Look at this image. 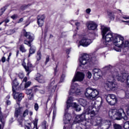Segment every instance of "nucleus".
<instances>
[{
  "mask_svg": "<svg viewBox=\"0 0 129 129\" xmlns=\"http://www.w3.org/2000/svg\"><path fill=\"white\" fill-rule=\"evenodd\" d=\"M102 104V101L99 102H94V105L89 106V107L83 112L81 114L78 115L76 116L78 121H80V120H84L86 118L85 114H90L92 117H93L97 114V110H96V107L99 109L101 107Z\"/></svg>",
  "mask_w": 129,
  "mask_h": 129,
  "instance_id": "1",
  "label": "nucleus"
},
{
  "mask_svg": "<svg viewBox=\"0 0 129 129\" xmlns=\"http://www.w3.org/2000/svg\"><path fill=\"white\" fill-rule=\"evenodd\" d=\"M101 30L103 37V42L105 46H107V43H109V42L112 41L114 43V40L115 41L118 40L117 36H119V35L109 32H110V28L103 25L101 26Z\"/></svg>",
  "mask_w": 129,
  "mask_h": 129,
  "instance_id": "2",
  "label": "nucleus"
},
{
  "mask_svg": "<svg viewBox=\"0 0 129 129\" xmlns=\"http://www.w3.org/2000/svg\"><path fill=\"white\" fill-rule=\"evenodd\" d=\"M109 116L111 117L113 120H120L121 118L124 119H127V116L124 112L123 109L120 108L118 110L116 109H112L109 111Z\"/></svg>",
  "mask_w": 129,
  "mask_h": 129,
  "instance_id": "3",
  "label": "nucleus"
},
{
  "mask_svg": "<svg viewBox=\"0 0 129 129\" xmlns=\"http://www.w3.org/2000/svg\"><path fill=\"white\" fill-rule=\"evenodd\" d=\"M117 40H114V44L117 47L115 48V51L117 52H121V49L118 48H129V41L127 40L123 41L124 38L121 35L118 36Z\"/></svg>",
  "mask_w": 129,
  "mask_h": 129,
  "instance_id": "4",
  "label": "nucleus"
},
{
  "mask_svg": "<svg viewBox=\"0 0 129 129\" xmlns=\"http://www.w3.org/2000/svg\"><path fill=\"white\" fill-rule=\"evenodd\" d=\"M85 96L87 99L94 100L99 97V91L93 88H87L85 91Z\"/></svg>",
  "mask_w": 129,
  "mask_h": 129,
  "instance_id": "5",
  "label": "nucleus"
},
{
  "mask_svg": "<svg viewBox=\"0 0 129 129\" xmlns=\"http://www.w3.org/2000/svg\"><path fill=\"white\" fill-rule=\"evenodd\" d=\"M76 94L77 95H80L82 93V88L79 87V85L78 84H72L71 89L69 91V94L72 95V94Z\"/></svg>",
  "mask_w": 129,
  "mask_h": 129,
  "instance_id": "6",
  "label": "nucleus"
},
{
  "mask_svg": "<svg viewBox=\"0 0 129 129\" xmlns=\"http://www.w3.org/2000/svg\"><path fill=\"white\" fill-rule=\"evenodd\" d=\"M22 34L24 37H26L27 39H29V41H27V40H24V44L27 45V46H31V43H32L35 39L34 35L31 34L30 32H27L25 29L23 30Z\"/></svg>",
  "mask_w": 129,
  "mask_h": 129,
  "instance_id": "7",
  "label": "nucleus"
},
{
  "mask_svg": "<svg viewBox=\"0 0 129 129\" xmlns=\"http://www.w3.org/2000/svg\"><path fill=\"white\" fill-rule=\"evenodd\" d=\"M91 43H92V40L89 38L88 36H85L83 37L82 40L80 41L78 47H80V46H83V47H88Z\"/></svg>",
  "mask_w": 129,
  "mask_h": 129,
  "instance_id": "8",
  "label": "nucleus"
},
{
  "mask_svg": "<svg viewBox=\"0 0 129 129\" xmlns=\"http://www.w3.org/2000/svg\"><path fill=\"white\" fill-rule=\"evenodd\" d=\"M85 77V74H84V73L80 72H77L75 73L72 82V83H74V82H76V81L81 82V81H83V80H84Z\"/></svg>",
  "mask_w": 129,
  "mask_h": 129,
  "instance_id": "9",
  "label": "nucleus"
},
{
  "mask_svg": "<svg viewBox=\"0 0 129 129\" xmlns=\"http://www.w3.org/2000/svg\"><path fill=\"white\" fill-rule=\"evenodd\" d=\"M71 114L68 113V110L66 111L65 110V113L63 116V122L64 124H70V127L72 126V119H71Z\"/></svg>",
  "mask_w": 129,
  "mask_h": 129,
  "instance_id": "10",
  "label": "nucleus"
},
{
  "mask_svg": "<svg viewBox=\"0 0 129 129\" xmlns=\"http://www.w3.org/2000/svg\"><path fill=\"white\" fill-rule=\"evenodd\" d=\"M79 62L80 67L86 65V64L89 62V55L86 53L83 54L79 58Z\"/></svg>",
  "mask_w": 129,
  "mask_h": 129,
  "instance_id": "11",
  "label": "nucleus"
},
{
  "mask_svg": "<svg viewBox=\"0 0 129 129\" xmlns=\"http://www.w3.org/2000/svg\"><path fill=\"white\" fill-rule=\"evenodd\" d=\"M116 97L115 95L110 94L106 97V101L110 105H114L116 103Z\"/></svg>",
  "mask_w": 129,
  "mask_h": 129,
  "instance_id": "12",
  "label": "nucleus"
},
{
  "mask_svg": "<svg viewBox=\"0 0 129 129\" xmlns=\"http://www.w3.org/2000/svg\"><path fill=\"white\" fill-rule=\"evenodd\" d=\"M56 88H57V85H55V79L52 78L51 79L50 83L47 87V89L49 92V93H51V92H55Z\"/></svg>",
  "mask_w": 129,
  "mask_h": 129,
  "instance_id": "13",
  "label": "nucleus"
},
{
  "mask_svg": "<svg viewBox=\"0 0 129 129\" xmlns=\"http://www.w3.org/2000/svg\"><path fill=\"white\" fill-rule=\"evenodd\" d=\"M104 87L106 90L108 91L110 90H115V87H116V85L114 84L112 82L107 81L105 84Z\"/></svg>",
  "mask_w": 129,
  "mask_h": 129,
  "instance_id": "14",
  "label": "nucleus"
},
{
  "mask_svg": "<svg viewBox=\"0 0 129 129\" xmlns=\"http://www.w3.org/2000/svg\"><path fill=\"white\" fill-rule=\"evenodd\" d=\"M17 80L15 79L12 82V91H13V96L14 99H17Z\"/></svg>",
  "mask_w": 129,
  "mask_h": 129,
  "instance_id": "15",
  "label": "nucleus"
},
{
  "mask_svg": "<svg viewBox=\"0 0 129 129\" xmlns=\"http://www.w3.org/2000/svg\"><path fill=\"white\" fill-rule=\"evenodd\" d=\"M45 18V15H40L37 16V23L39 27H42L44 25V20Z\"/></svg>",
  "mask_w": 129,
  "mask_h": 129,
  "instance_id": "16",
  "label": "nucleus"
},
{
  "mask_svg": "<svg viewBox=\"0 0 129 129\" xmlns=\"http://www.w3.org/2000/svg\"><path fill=\"white\" fill-rule=\"evenodd\" d=\"M87 26L88 30H94L97 28V25L92 21H90L87 23Z\"/></svg>",
  "mask_w": 129,
  "mask_h": 129,
  "instance_id": "17",
  "label": "nucleus"
},
{
  "mask_svg": "<svg viewBox=\"0 0 129 129\" xmlns=\"http://www.w3.org/2000/svg\"><path fill=\"white\" fill-rule=\"evenodd\" d=\"M74 100V98L72 97H69L67 101V108L66 109V111H68V109H69V108H70V107H71L72 106V104H73V103H72V102H73Z\"/></svg>",
  "mask_w": 129,
  "mask_h": 129,
  "instance_id": "18",
  "label": "nucleus"
},
{
  "mask_svg": "<svg viewBox=\"0 0 129 129\" xmlns=\"http://www.w3.org/2000/svg\"><path fill=\"white\" fill-rule=\"evenodd\" d=\"M36 80L39 83H45L46 82V79L44 76L41 75L40 74H37L36 76Z\"/></svg>",
  "mask_w": 129,
  "mask_h": 129,
  "instance_id": "19",
  "label": "nucleus"
},
{
  "mask_svg": "<svg viewBox=\"0 0 129 129\" xmlns=\"http://www.w3.org/2000/svg\"><path fill=\"white\" fill-rule=\"evenodd\" d=\"M0 121L2 122V124H0V129H4V126H5V118L2 113H1L0 115Z\"/></svg>",
  "mask_w": 129,
  "mask_h": 129,
  "instance_id": "20",
  "label": "nucleus"
},
{
  "mask_svg": "<svg viewBox=\"0 0 129 129\" xmlns=\"http://www.w3.org/2000/svg\"><path fill=\"white\" fill-rule=\"evenodd\" d=\"M71 107L75 108V110L77 111H80V110H81V107L79 106V105L77 104L76 102H73Z\"/></svg>",
  "mask_w": 129,
  "mask_h": 129,
  "instance_id": "21",
  "label": "nucleus"
},
{
  "mask_svg": "<svg viewBox=\"0 0 129 129\" xmlns=\"http://www.w3.org/2000/svg\"><path fill=\"white\" fill-rule=\"evenodd\" d=\"M116 78L118 80V81H120V82H124L125 81V79H126V77L124 76H120L119 75H118L116 76Z\"/></svg>",
  "mask_w": 129,
  "mask_h": 129,
  "instance_id": "22",
  "label": "nucleus"
},
{
  "mask_svg": "<svg viewBox=\"0 0 129 129\" xmlns=\"http://www.w3.org/2000/svg\"><path fill=\"white\" fill-rule=\"evenodd\" d=\"M29 47H30V50H29V54L28 55V57H30L32 54H34L35 52L36 51V48L34 47L33 46H32V45L30 43V46H28Z\"/></svg>",
  "mask_w": 129,
  "mask_h": 129,
  "instance_id": "23",
  "label": "nucleus"
},
{
  "mask_svg": "<svg viewBox=\"0 0 129 129\" xmlns=\"http://www.w3.org/2000/svg\"><path fill=\"white\" fill-rule=\"evenodd\" d=\"M78 102L81 105H82V106H86V105H87V101L84 99L81 98L79 99Z\"/></svg>",
  "mask_w": 129,
  "mask_h": 129,
  "instance_id": "24",
  "label": "nucleus"
},
{
  "mask_svg": "<svg viewBox=\"0 0 129 129\" xmlns=\"http://www.w3.org/2000/svg\"><path fill=\"white\" fill-rule=\"evenodd\" d=\"M37 90H38L35 87H32L31 89H28L26 90V94L28 95H31V94L32 93V92H33V91H37Z\"/></svg>",
  "mask_w": 129,
  "mask_h": 129,
  "instance_id": "25",
  "label": "nucleus"
},
{
  "mask_svg": "<svg viewBox=\"0 0 129 129\" xmlns=\"http://www.w3.org/2000/svg\"><path fill=\"white\" fill-rule=\"evenodd\" d=\"M24 94L22 93H17V98L18 101L20 102V101H21V100L24 98Z\"/></svg>",
  "mask_w": 129,
  "mask_h": 129,
  "instance_id": "26",
  "label": "nucleus"
},
{
  "mask_svg": "<svg viewBox=\"0 0 129 129\" xmlns=\"http://www.w3.org/2000/svg\"><path fill=\"white\" fill-rule=\"evenodd\" d=\"M41 58H42V54L41 53V51L39 50L37 51L36 59L37 61H40L41 60Z\"/></svg>",
  "mask_w": 129,
  "mask_h": 129,
  "instance_id": "27",
  "label": "nucleus"
},
{
  "mask_svg": "<svg viewBox=\"0 0 129 129\" xmlns=\"http://www.w3.org/2000/svg\"><path fill=\"white\" fill-rule=\"evenodd\" d=\"M32 63L30 61H28L27 63V66H26V68H25L26 71H30L31 69L30 68H32Z\"/></svg>",
  "mask_w": 129,
  "mask_h": 129,
  "instance_id": "28",
  "label": "nucleus"
},
{
  "mask_svg": "<svg viewBox=\"0 0 129 129\" xmlns=\"http://www.w3.org/2000/svg\"><path fill=\"white\" fill-rule=\"evenodd\" d=\"M33 123L34 124V127L32 129H39L38 128V119H35V120L33 121Z\"/></svg>",
  "mask_w": 129,
  "mask_h": 129,
  "instance_id": "29",
  "label": "nucleus"
},
{
  "mask_svg": "<svg viewBox=\"0 0 129 129\" xmlns=\"http://www.w3.org/2000/svg\"><path fill=\"white\" fill-rule=\"evenodd\" d=\"M94 77L96 79H99V78H100V77H101V71L99 72L97 74H95Z\"/></svg>",
  "mask_w": 129,
  "mask_h": 129,
  "instance_id": "30",
  "label": "nucleus"
},
{
  "mask_svg": "<svg viewBox=\"0 0 129 129\" xmlns=\"http://www.w3.org/2000/svg\"><path fill=\"white\" fill-rule=\"evenodd\" d=\"M7 10V6L4 7L0 10V16L3 15V14L5 13L6 10Z\"/></svg>",
  "mask_w": 129,
  "mask_h": 129,
  "instance_id": "31",
  "label": "nucleus"
},
{
  "mask_svg": "<svg viewBox=\"0 0 129 129\" xmlns=\"http://www.w3.org/2000/svg\"><path fill=\"white\" fill-rule=\"evenodd\" d=\"M20 50L22 53H25V52H27V50L25 48V46L24 45H21L20 47Z\"/></svg>",
  "mask_w": 129,
  "mask_h": 129,
  "instance_id": "32",
  "label": "nucleus"
},
{
  "mask_svg": "<svg viewBox=\"0 0 129 129\" xmlns=\"http://www.w3.org/2000/svg\"><path fill=\"white\" fill-rule=\"evenodd\" d=\"M123 127L124 129H129V121L124 123Z\"/></svg>",
  "mask_w": 129,
  "mask_h": 129,
  "instance_id": "33",
  "label": "nucleus"
},
{
  "mask_svg": "<svg viewBox=\"0 0 129 129\" xmlns=\"http://www.w3.org/2000/svg\"><path fill=\"white\" fill-rule=\"evenodd\" d=\"M56 109H53V116H52V120H54L56 118Z\"/></svg>",
  "mask_w": 129,
  "mask_h": 129,
  "instance_id": "34",
  "label": "nucleus"
},
{
  "mask_svg": "<svg viewBox=\"0 0 129 129\" xmlns=\"http://www.w3.org/2000/svg\"><path fill=\"white\" fill-rule=\"evenodd\" d=\"M100 70H98V69H94L93 70V75H95L97 73L100 72Z\"/></svg>",
  "mask_w": 129,
  "mask_h": 129,
  "instance_id": "35",
  "label": "nucleus"
},
{
  "mask_svg": "<svg viewBox=\"0 0 129 129\" xmlns=\"http://www.w3.org/2000/svg\"><path fill=\"white\" fill-rule=\"evenodd\" d=\"M28 114H29V110L28 109H26L23 114V117H26V115H28Z\"/></svg>",
  "mask_w": 129,
  "mask_h": 129,
  "instance_id": "36",
  "label": "nucleus"
},
{
  "mask_svg": "<svg viewBox=\"0 0 129 129\" xmlns=\"http://www.w3.org/2000/svg\"><path fill=\"white\" fill-rule=\"evenodd\" d=\"M114 129H121V126L118 124H114Z\"/></svg>",
  "mask_w": 129,
  "mask_h": 129,
  "instance_id": "37",
  "label": "nucleus"
},
{
  "mask_svg": "<svg viewBox=\"0 0 129 129\" xmlns=\"http://www.w3.org/2000/svg\"><path fill=\"white\" fill-rule=\"evenodd\" d=\"M86 76L89 78V79H90L91 77H92V74L90 72H88Z\"/></svg>",
  "mask_w": 129,
  "mask_h": 129,
  "instance_id": "38",
  "label": "nucleus"
},
{
  "mask_svg": "<svg viewBox=\"0 0 129 129\" xmlns=\"http://www.w3.org/2000/svg\"><path fill=\"white\" fill-rule=\"evenodd\" d=\"M24 73H23V72L20 73L18 74V77H19V78H20L21 79L24 78Z\"/></svg>",
  "mask_w": 129,
  "mask_h": 129,
  "instance_id": "39",
  "label": "nucleus"
},
{
  "mask_svg": "<svg viewBox=\"0 0 129 129\" xmlns=\"http://www.w3.org/2000/svg\"><path fill=\"white\" fill-rule=\"evenodd\" d=\"M117 74V73L116 72H113V73H109V75H110V76H112L113 78H114L115 77V75Z\"/></svg>",
  "mask_w": 129,
  "mask_h": 129,
  "instance_id": "40",
  "label": "nucleus"
},
{
  "mask_svg": "<svg viewBox=\"0 0 129 129\" xmlns=\"http://www.w3.org/2000/svg\"><path fill=\"white\" fill-rule=\"evenodd\" d=\"M65 77H66L65 75L62 74L60 78V82H63L64 81V79L65 78Z\"/></svg>",
  "mask_w": 129,
  "mask_h": 129,
  "instance_id": "41",
  "label": "nucleus"
},
{
  "mask_svg": "<svg viewBox=\"0 0 129 129\" xmlns=\"http://www.w3.org/2000/svg\"><path fill=\"white\" fill-rule=\"evenodd\" d=\"M29 5H23L21 7V10L22 11H24V10H26V8H28Z\"/></svg>",
  "mask_w": 129,
  "mask_h": 129,
  "instance_id": "42",
  "label": "nucleus"
},
{
  "mask_svg": "<svg viewBox=\"0 0 129 129\" xmlns=\"http://www.w3.org/2000/svg\"><path fill=\"white\" fill-rule=\"evenodd\" d=\"M32 83H31V82H28L27 83H26L25 84V88H28V87H29V86H30V85H31Z\"/></svg>",
  "mask_w": 129,
  "mask_h": 129,
  "instance_id": "43",
  "label": "nucleus"
},
{
  "mask_svg": "<svg viewBox=\"0 0 129 129\" xmlns=\"http://www.w3.org/2000/svg\"><path fill=\"white\" fill-rule=\"evenodd\" d=\"M34 109L36 111H38V109H39V105H38V103H35L34 105Z\"/></svg>",
  "mask_w": 129,
  "mask_h": 129,
  "instance_id": "44",
  "label": "nucleus"
},
{
  "mask_svg": "<svg viewBox=\"0 0 129 129\" xmlns=\"http://www.w3.org/2000/svg\"><path fill=\"white\" fill-rule=\"evenodd\" d=\"M28 98L30 100H32V99H33L34 98V94H31L30 95H28Z\"/></svg>",
  "mask_w": 129,
  "mask_h": 129,
  "instance_id": "45",
  "label": "nucleus"
},
{
  "mask_svg": "<svg viewBox=\"0 0 129 129\" xmlns=\"http://www.w3.org/2000/svg\"><path fill=\"white\" fill-rule=\"evenodd\" d=\"M49 60H50V56L47 55L46 58V60H45V63L47 64V63L49 62Z\"/></svg>",
  "mask_w": 129,
  "mask_h": 129,
  "instance_id": "46",
  "label": "nucleus"
},
{
  "mask_svg": "<svg viewBox=\"0 0 129 129\" xmlns=\"http://www.w3.org/2000/svg\"><path fill=\"white\" fill-rule=\"evenodd\" d=\"M112 68V67H111V66H110V65L106 66L105 67V69H106V70H109V69H111Z\"/></svg>",
  "mask_w": 129,
  "mask_h": 129,
  "instance_id": "47",
  "label": "nucleus"
},
{
  "mask_svg": "<svg viewBox=\"0 0 129 129\" xmlns=\"http://www.w3.org/2000/svg\"><path fill=\"white\" fill-rule=\"evenodd\" d=\"M126 82L127 86L129 87V75L126 77Z\"/></svg>",
  "mask_w": 129,
  "mask_h": 129,
  "instance_id": "48",
  "label": "nucleus"
},
{
  "mask_svg": "<svg viewBox=\"0 0 129 129\" xmlns=\"http://www.w3.org/2000/svg\"><path fill=\"white\" fill-rule=\"evenodd\" d=\"M90 12H91V9H90V8H88L86 10V13L87 14H90Z\"/></svg>",
  "mask_w": 129,
  "mask_h": 129,
  "instance_id": "49",
  "label": "nucleus"
},
{
  "mask_svg": "<svg viewBox=\"0 0 129 129\" xmlns=\"http://www.w3.org/2000/svg\"><path fill=\"white\" fill-rule=\"evenodd\" d=\"M2 62H3V63H5V62H6V57L5 56H3L2 58Z\"/></svg>",
  "mask_w": 129,
  "mask_h": 129,
  "instance_id": "50",
  "label": "nucleus"
},
{
  "mask_svg": "<svg viewBox=\"0 0 129 129\" xmlns=\"http://www.w3.org/2000/svg\"><path fill=\"white\" fill-rule=\"evenodd\" d=\"M22 107H20L17 110V113H19V112H22Z\"/></svg>",
  "mask_w": 129,
  "mask_h": 129,
  "instance_id": "51",
  "label": "nucleus"
},
{
  "mask_svg": "<svg viewBox=\"0 0 129 129\" xmlns=\"http://www.w3.org/2000/svg\"><path fill=\"white\" fill-rule=\"evenodd\" d=\"M24 89V87H23V85L21 84L20 87L18 88V90H22Z\"/></svg>",
  "mask_w": 129,
  "mask_h": 129,
  "instance_id": "52",
  "label": "nucleus"
},
{
  "mask_svg": "<svg viewBox=\"0 0 129 129\" xmlns=\"http://www.w3.org/2000/svg\"><path fill=\"white\" fill-rule=\"evenodd\" d=\"M22 65L23 66V67H24L25 69L27 68V66H26V62H22Z\"/></svg>",
  "mask_w": 129,
  "mask_h": 129,
  "instance_id": "53",
  "label": "nucleus"
},
{
  "mask_svg": "<svg viewBox=\"0 0 129 129\" xmlns=\"http://www.w3.org/2000/svg\"><path fill=\"white\" fill-rule=\"evenodd\" d=\"M6 104L7 105H11V101L8 100L6 101Z\"/></svg>",
  "mask_w": 129,
  "mask_h": 129,
  "instance_id": "54",
  "label": "nucleus"
},
{
  "mask_svg": "<svg viewBox=\"0 0 129 129\" xmlns=\"http://www.w3.org/2000/svg\"><path fill=\"white\" fill-rule=\"evenodd\" d=\"M16 18H17L16 15H14L12 16H11V19H13V20H16Z\"/></svg>",
  "mask_w": 129,
  "mask_h": 129,
  "instance_id": "55",
  "label": "nucleus"
},
{
  "mask_svg": "<svg viewBox=\"0 0 129 129\" xmlns=\"http://www.w3.org/2000/svg\"><path fill=\"white\" fill-rule=\"evenodd\" d=\"M4 22L6 23V24L9 23L10 22V20L9 19H6Z\"/></svg>",
  "mask_w": 129,
  "mask_h": 129,
  "instance_id": "56",
  "label": "nucleus"
},
{
  "mask_svg": "<svg viewBox=\"0 0 129 129\" xmlns=\"http://www.w3.org/2000/svg\"><path fill=\"white\" fill-rule=\"evenodd\" d=\"M23 21H24V19L23 18H21L19 21L18 22V23H22V22H23Z\"/></svg>",
  "mask_w": 129,
  "mask_h": 129,
  "instance_id": "57",
  "label": "nucleus"
},
{
  "mask_svg": "<svg viewBox=\"0 0 129 129\" xmlns=\"http://www.w3.org/2000/svg\"><path fill=\"white\" fill-rule=\"evenodd\" d=\"M76 26L79 27L80 26V23L79 22H77L75 23Z\"/></svg>",
  "mask_w": 129,
  "mask_h": 129,
  "instance_id": "58",
  "label": "nucleus"
},
{
  "mask_svg": "<svg viewBox=\"0 0 129 129\" xmlns=\"http://www.w3.org/2000/svg\"><path fill=\"white\" fill-rule=\"evenodd\" d=\"M27 80H28V78L27 77H25L23 79L24 82H27Z\"/></svg>",
  "mask_w": 129,
  "mask_h": 129,
  "instance_id": "59",
  "label": "nucleus"
},
{
  "mask_svg": "<svg viewBox=\"0 0 129 129\" xmlns=\"http://www.w3.org/2000/svg\"><path fill=\"white\" fill-rule=\"evenodd\" d=\"M125 96L126 98H129V93H125Z\"/></svg>",
  "mask_w": 129,
  "mask_h": 129,
  "instance_id": "60",
  "label": "nucleus"
},
{
  "mask_svg": "<svg viewBox=\"0 0 129 129\" xmlns=\"http://www.w3.org/2000/svg\"><path fill=\"white\" fill-rule=\"evenodd\" d=\"M57 66L55 67V68L54 69V73H57Z\"/></svg>",
  "mask_w": 129,
  "mask_h": 129,
  "instance_id": "61",
  "label": "nucleus"
},
{
  "mask_svg": "<svg viewBox=\"0 0 129 129\" xmlns=\"http://www.w3.org/2000/svg\"><path fill=\"white\" fill-rule=\"evenodd\" d=\"M66 52L68 54H69L70 52V49H67Z\"/></svg>",
  "mask_w": 129,
  "mask_h": 129,
  "instance_id": "62",
  "label": "nucleus"
},
{
  "mask_svg": "<svg viewBox=\"0 0 129 129\" xmlns=\"http://www.w3.org/2000/svg\"><path fill=\"white\" fill-rule=\"evenodd\" d=\"M110 19H111V20H114V17H113V16H112L111 17H110Z\"/></svg>",
  "mask_w": 129,
  "mask_h": 129,
  "instance_id": "63",
  "label": "nucleus"
},
{
  "mask_svg": "<svg viewBox=\"0 0 129 129\" xmlns=\"http://www.w3.org/2000/svg\"><path fill=\"white\" fill-rule=\"evenodd\" d=\"M29 114H30V115H33V112L30 111L29 112Z\"/></svg>",
  "mask_w": 129,
  "mask_h": 129,
  "instance_id": "64",
  "label": "nucleus"
}]
</instances>
